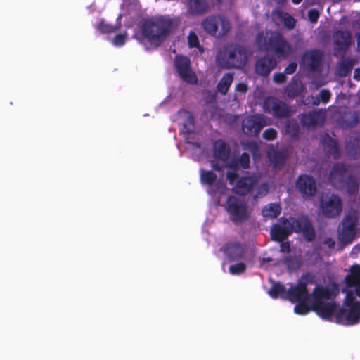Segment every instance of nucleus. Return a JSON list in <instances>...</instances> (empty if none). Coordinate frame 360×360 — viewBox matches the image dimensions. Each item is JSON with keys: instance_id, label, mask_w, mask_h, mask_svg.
I'll list each match as a JSON object with an SVG mask.
<instances>
[{"instance_id": "obj_1", "label": "nucleus", "mask_w": 360, "mask_h": 360, "mask_svg": "<svg viewBox=\"0 0 360 360\" xmlns=\"http://www.w3.org/2000/svg\"><path fill=\"white\" fill-rule=\"evenodd\" d=\"M174 20L168 15H158L144 20L141 34L152 44L159 46L174 30Z\"/></svg>"}, {"instance_id": "obj_2", "label": "nucleus", "mask_w": 360, "mask_h": 360, "mask_svg": "<svg viewBox=\"0 0 360 360\" xmlns=\"http://www.w3.org/2000/svg\"><path fill=\"white\" fill-rule=\"evenodd\" d=\"M259 49L274 51L276 55L287 56L292 51V46L282 34L276 31L259 32L256 37Z\"/></svg>"}, {"instance_id": "obj_3", "label": "nucleus", "mask_w": 360, "mask_h": 360, "mask_svg": "<svg viewBox=\"0 0 360 360\" xmlns=\"http://www.w3.org/2000/svg\"><path fill=\"white\" fill-rule=\"evenodd\" d=\"M218 60L220 65L226 69H242L247 63L248 53L242 46L231 45L219 53Z\"/></svg>"}, {"instance_id": "obj_4", "label": "nucleus", "mask_w": 360, "mask_h": 360, "mask_svg": "<svg viewBox=\"0 0 360 360\" xmlns=\"http://www.w3.org/2000/svg\"><path fill=\"white\" fill-rule=\"evenodd\" d=\"M226 210L230 220L235 224L245 222L250 217L247 205L233 195L228 197Z\"/></svg>"}, {"instance_id": "obj_5", "label": "nucleus", "mask_w": 360, "mask_h": 360, "mask_svg": "<svg viewBox=\"0 0 360 360\" xmlns=\"http://www.w3.org/2000/svg\"><path fill=\"white\" fill-rule=\"evenodd\" d=\"M320 207L323 215L327 218H335L342 210L341 198L335 194L323 195L320 199Z\"/></svg>"}, {"instance_id": "obj_6", "label": "nucleus", "mask_w": 360, "mask_h": 360, "mask_svg": "<svg viewBox=\"0 0 360 360\" xmlns=\"http://www.w3.org/2000/svg\"><path fill=\"white\" fill-rule=\"evenodd\" d=\"M175 68L181 79L187 84H196L198 78L192 70L191 60L183 55H176L174 58Z\"/></svg>"}, {"instance_id": "obj_7", "label": "nucleus", "mask_w": 360, "mask_h": 360, "mask_svg": "<svg viewBox=\"0 0 360 360\" xmlns=\"http://www.w3.org/2000/svg\"><path fill=\"white\" fill-rule=\"evenodd\" d=\"M349 309L341 308L338 311L335 319L338 323L354 325L359 322L360 319V302L356 301Z\"/></svg>"}, {"instance_id": "obj_8", "label": "nucleus", "mask_w": 360, "mask_h": 360, "mask_svg": "<svg viewBox=\"0 0 360 360\" xmlns=\"http://www.w3.org/2000/svg\"><path fill=\"white\" fill-rule=\"evenodd\" d=\"M265 111L276 118H286L290 116L291 110L284 102L271 97L265 100L264 103Z\"/></svg>"}, {"instance_id": "obj_9", "label": "nucleus", "mask_w": 360, "mask_h": 360, "mask_svg": "<svg viewBox=\"0 0 360 360\" xmlns=\"http://www.w3.org/2000/svg\"><path fill=\"white\" fill-rule=\"evenodd\" d=\"M265 125L266 122L261 115H252L243 120L242 129L246 135L256 136Z\"/></svg>"}, {"instance_id": "obj_10", "label": "nucleus", "mask_w": 360, "mask_h": 360, "mask_svg": "<svg viewBox=\"0 0 360 360\" xmlns=\"http://www.w3.org/2000/svg\"><path fill=\"white\" fill-rule=\"evenodd\" d=\"M295 186L303 198L313 197L317 191L315 179L308 174L300 175L296 180Z\"/></svg>"}, {"instance_id": "obj_11", "label": "nucleus", "mask_w": 360, "mask_h": 360, "mask_svg": "<svg viewBox=\"0 0 360 360\" xmlns=\"http://www.w3.org/2000/svg\"><path fill=\"white\" fill-rule=\"evenodd\" d=\"M323 60V53L318 49L306 51L302 56V63L306 69L311 72L319 70Z\"/></svg>"}, {"instance_id": "obj_12", "label": "nucleus", "mask_w": 360, "mask_h": 360, "mask_svg": "<svg viewBox=\"0 0 360 360\" xmlns=\"http://www.w3.org/2000/svg\"><path fill=\"white\" fill-rule=\"evenodd\" d=\"M357 221L356 219L347 216L342 221V228L339 233L340 239L344 243H351L356 236V227Z\"/></svg>"}, {"instance_id": "obj_13", "label": "nucleus", "mask_w": 360, "mask_h": 360, "mask_svg": "<svg viewBox=\"0 0 360 360\" xmlns=\"http://www.w3.org/2000/svg\"><path fill=\"white\" fill-rule=\"evenodd\" d=\"M257 183L258 179L256 176H241L236 181L233 191L238 195L245 196L252 191Z\"/></svg>"}, {"instance_id": "obj_14", "label": "nucleus", "mask_w": 360, "mask_h": 360, "mask_svg": "<svg viewBox=\"0 0 360 360\" xmlns=\"http://www.w3.org/2000/svg\"><path fill=\"white\" fill-rule=\"evenodd\" d=\"M349 174L348 167L343 163L338 162L334 164L329 174V181L336 187H341Z\"/></svg>"}, {"instance_id": "obj_15", "label": "nucleus", "mask_w": 360, "mask_h": 360, "mask_svg": "<svg viewBox=\"0 0 360 360\" xmlns=\"http://www.w3.org/2000/svg\"><path fill=\"white\" fill-rule=\"evenodd\" d=\"M230 262L238 261L245 255L244 245L238 242L228 243L220 248Z\"/></svg>"}, {"instance_id": "obj_16", "label": "nucleus", "mask_w": 360, "mask_h": 360, "mask_svg": "<svg viewBox=\"0 0 360 360\" xmlns=\"http://www.w3.org/2000/svg\"><path fill=\"white\" fill-rule=\"evenodd\" d=\"M326 120V115L321 110H312L303 114L300 122L303 127L315 128L319 124H322Z\"/></svg>"}, {"instance_id": "obj_17", "label": "nucleus", "mask_w": 360, "mask_h": 360, "mask_svg": "<svg viewBox=\"0 0 360 360\" xmlns=\"http://www.w3.org/2000/svg\"><path fill=\"white\" fill-rule=\"evenodd\" d=\"M276 60L272 56H263L255 63V72L261 76L267 77L276 66Z\"/></svg>"}, {"instance_id": "obj_18", "label": "nucleus", "mask_w": 360, "mask_h": 360, "mask_svg": "<svg viewBox=\"0 0 360 360\" xmlns=\"http://www.w3.org/2000/svg\"><path fill=\"white\" fill-rule=\"evenodd\" d=\"M309 293L307 288L302 283L297 282L296 285H292L286 293V300L292 302L301 300H308Z\"/></svg>"}, {"instance_id": "obj_19", "label": "nucleus", "mask_w": 360, "mask_h": 360, "mask_svg": "<svg viewBox=\"0 0 360 360\" xmlns=\"http://www.w3.org/2000/svg\"><path fill=\"white\" fill-rule=\"evenodd\" d=\"M337 305L334 302H312L311 310L316 312V314L323 319H330L333 316Z\"/></svg>"}, {"instance_id": "obj_20", "label": "nucleus", "mask_w": 360, "mask_h": 360, "mask_svg": "<svg viewBox=\"0 0 360 360\" xmlns=\"http://www.w3.org/2000/svg\"><path fill=\"white\" fill-rule=\"evenodd\" d=\"M210 9L208 0H189L187 11L192 15H202Z\"/></svg>"}, {"instance_id": "obj_21", "label": "nucleus", "mask_w": 360, "mask_h": 360, "mask_svg": "<svg viewBox=\"0 0 360 360\" xmlns=\"http://www.w3.org/2000/svg\"><path fill=\"white\" fill-rule=\"evenodd\" d=\"M230 148L224 140L219 139L213 143V155L216 159L226 162L230 157Z\"/></svg>"}, {"instance_id": "obj_22", "label": "nucleus", "mask_w": 360, "mask_h": 360, "mask_svg": "<svg viewBox=\"0 0 360 360\" xmlns=\"http://www.w3.org/2000/svg\"><path fill=\"white\" fill-rule=\"evenodd\" d=\"M268 157L273 167L280 169L284 166L288 153L285 150L273 148L268 152Z\"/></svg>"}, {"instance_id": "obj_23", "label": "nucleus", "mask_w": 360, "mask_h": 360, "mask_svg": "<svg viewBox=\"0 0 360 360\" xmlns=\"http://www.w3.org/2000/svg\"><path fill=\"white\" fill-rule=\"evenodd\" d=\"M321 142L328 155H332L334 159H338L340 157V148L335 139L326 134L322 138Z\"/></svg>"}, {"instance_id": "obj_24", "label": "nucleus", "mask_w": 360, "mask_h": 360, "mask_svg": "<svg viewBox=\"0 0 360 360\" xmlns=\"http://www.w3.org/2000/svg\"><path fill=\"white\" fill-rule=\"evenodd\" d=\"M335 37V44L339 51L347 50L351 44L352 35L347 30H338Z\"/></svg>"}, {"instance_id": "obj_25", "label": "nucleus", "mask_w": 360, "mask_h": 360, "mask_svg": "<svg viewBox=\"0 0 360 360\" xmlns=\"http://www.w3.org/2000/svg\"><path fill=\"white\" fill-rule=\"evenodd\" d=\"M220 16L210 15L202 21V27L204 30L210 35L217 37L218 27L219 25Z\"/></svg>"}, {"instance_id": "obj_26", "label": "nucleus", "mask_w": 360, "mask_h": 360, "mask_svg": "<svg viewBox=\"0 0 360 360\" xmlns=\"http://www.w3.org/2000/svg\"><path fill=\"white\" fill-rule=\"evenodd\" d=\"M292 233V229L274 224L271 229V238L277 242H283Z\"/></svg>"}, {"instance_id": "obj_27", "label": "nucleus", "mask_w": 360, "mask_h": 360, "mask_svg": "<svg viewBox=\"0 0 360 360\" xmlns=\"http://www.w3.org/2000/svg\"><path fill=\"white\" fill-rule=\"evenodd\" d=\"M345 281L348 287H354V285L360 283V265L354 264L350 268V272L345 278Z\"/></svg>"}, {"instance_id": "obj_28", "label": "nucleus", "mask_w": 360, "mask_h": 360, "mask_svg": "<svg viewBox=\"0 0 360 360\" xmlns=\"http://www.w3.org/2000/svg\"><path fill=\"white\" fill-rule=\"evenodd\" d=\"M331 292L328 287L316 286L311 293H309V297L314 298L313 302H323V299H330Z\"/></svg>"}, {"instance_id": "obj_29", "label": "nucleus", "mask_w": 360, "mask_h": 360, "mask_svg": "<svg viewBox=\"0 0 360 360\" xmlns=\"http://www.w3.org/2000/svg\"><path fill=\"white\" fill-rule=\"evenodd\" d=\"M303 85L297 79H292L285 88V93L289 98H296L301 94L303 91Z\"/></svg>"}, {"instance_id": "obj_30", "label": "nucleus", "mask_w": 360, "mask_h": 360, "mask_svg": "<svg viewBox=\"0 0 360 360\" xmlns=\"http://www.w3.org/2000/svg\"><path fill=\"white\" fill-rule=\"evenodd\" d=\"M233 81V75L231 73H225L217 85V91L223 96L226 95Z\"/></svg>"}, {"instance_id": "obj_31", "label": "nucleus", "mask_w": 360, "mask_h": 360, "mask_svg": "<svg viewBox=\"0 0 360 360\" xmlns=\"http://www.w3.org/2000/svg\"><path fill=\"white\" fill-rule=\"evenodd\" d=\"M341 187H345L349 195H355L359 190V182L352 174H349Z\"/></svg>"}, {"instance_id": "obj_32", "label": "nucleus", "mask_w": 360, "mask_h": 360, "mask_svg": "<svg viewBox=\"0 0 360 360\" xmlns=\"http://www.w3.org/2000/svg\"><path fill=\"white\" fill-rule=\"evenodd\" d=\"M281 212V207L278 203H270L266 205L262 211L264 217L275 219L278 217Z\"/></svg>"}, {"instance_id": "obj_33", "label": "nucleus", "mask_w": 360, "mask_h": 360, "mask_svg": "<svg viewBox=\"0 0 360 360\" xmlns=\"http://www.w3.org/2000/svg\"><path fill=\"white\" fill-rule=\"evenodd\" d=\"M268 293L274 299H277L280 297L282 299L286 300L287 291L285 287L280 282L274 283Z\"/></svg>"}, {"instance_id": "obj_34", "label": "nucleus", "mask_w": 360, "mask_h": 360, "mask_svg": "<svg viewBox=\"0 0 360 360\" xmlns=\"http://www.w3.org/2000/svg\"><path fill=\"white\" fill-rule=\"evenodd\" d=\"M283 263L290 271L298 270L302 264L300 259L297 256L291 255L284 257Z\"/></svg>"}, {"instance_id": "obj_35", "label": "nucleus", "mask_w": 360, "mask_h": 360, "mask_svg": "<svg viewBox=\"0 0 360 360\" xmlns=\"http://www.w3.org/2000/svg\"><path fill=\"white\" fill-rule=\"evenodd\" d=\"M217 178V174L212 171H206L200 169V182L202 184L212 186L216 181Z\"/></svg>"}, {"instance_id": "obj_36", "label": "nucleus", "mask_w": 360, "mask_h": 360, "mask_svg": "<svg viewBox=\"0 0 360 360\" xmlns=\"http://www.w3.org/2000/svg\"><path fill=\"white\" fill-rule=\"evenodd\" d=\"M304 239L307 242H312L316 238V231L310 220H306L304 229L302 231Z\"/></svg>"}, {"instance_id": "obj_37", "label": "nucleus", "mask_w": 360, "mask_h": 360, "mask_svg": "<svg viewBox=\"0 0 360 360\" xmlns=\"http://www.w3.org/2000/svg\"><path fill=\"white\" fill-rule=\"evenodd\" d=\"M285 132L292 137H297L300 134V124L295 119L289 120L285 123Z\"/></svg>"}, {"instance_id": "obj_38", "label": "nucleus", "mask_w": 360, "mask_h": 360, "mask_svg": "<svg viewBox=\"0 0 360 360\" xmlns=\"http://www.w3.org/2000/svg\"><path fill=\"white\" fill-rule=\"evenodd\" d=\"M309 220L308 217H302L301 219H293L292 220L291 223L290 224V226H288L290 229H292V232L295 231V233H300L302 232V229H304V226L305 224V221Z\"/></svg>"}, {"instance_id": "obj_39", "label": "nucleus", "mask_w": 360, "mask_h": 360, "mask_svg": "<svg viewBox=\"0 0 360 360\" xmlns=\"http://www.w3.org/2000/svg\"><path fill=\"white\" fill-rule=\"evenodd\" d=\"M307 300L298 301L297 304L294 307V311L300 315H305L311 310V305L309 306L307 304Z\"/></svg>"}, {"instance_id": "obj_40", "label": "nucleus", "mask_w": 360, "mask_h": 360, "mask_svg": "<svg viewBox=\"0 0 360 360\" xmlns=\"http://www.w3.org/2000/svg\"><path fill=\"white\" fill-rule=\"evenodd\" d=\"M120 28L119 26H114L112 25L105 22L103 20H101L98 25V30L103 34H110L115 32Z\"/></svg>"}, {"instance_id": "obj_41", "label": "nucleus", "mask_w": 360, "mask_h": 360, "mask_svg": "<svg viewBox=\"0 0 360 360\" xmlns=\"http://www.w3.org/2000/svg\"><path fill=\"white\" fill-rule=\"evenodd\" d=\"M298 282L304 284V286L307 288L308 285L316 283V277L314 274L311 272H307L301 276Z\"/></svg>"}, {"instance_id": "obj_42", "label": "nucleus", "mask_w": 360, "mask_h": 360, "mask_svg": "<svg viewBox=\"0 0 360 360\" xmlns=\"http://www.w3.org/2000/svg\"><path fill=\"white\" fill-rule=\"evenodd\" d=\"M184 132L188 134H191L194 133L195 130V120L194 117L191 114H189L186 120L185 123L184 124Z\"/></svg>"}, {"instance_id": "obj_43", "label": "nucleus", "mask_w": 360, "mask_h": 360, "mask_svg": "<svg viewBox=\"0 0 360 360\" xmlns=\"http://www.w3.org/2000/svg\"><path fill=\"white\" fill-rule=\"evenodd\" d=\"M246 270V264L244 262H239L231 265L229 271L232 275H239L244 273Z\"/></svg>"}, {"instance_id": "obj_44", "label": "nucleus", "mask_w": 360, "mask_h": 360, "mask_svg": "<svg viewBox=\"0 0 360 360\" xmlns=\"http://www.w3.org/2000/svg\"><path fill=\"white\" fill-rule=\"evenodd\" d=\"M219 25H221V30L217 32V37H221L228 33L230 29V23L225 18L220 16Z\"/></svg>"}, {"instance_id": "obj_45", "label": "nucleus", "mask_w": 360, "mask_h": 360, "mask_svg": "<svg viewBox=\"0 0 360 360\" xmlns=\"http://www.w3.org/2000/svg\"><path fill=\"white\" fill-rule=\"evenodd\" d=\"M269 190V186L268 183H263L260 184L257 188L256 193L253 197L254 199L265 196L268 193Z\"/></svg>"}, {"instance_id": "obj_46", "label": "nucleus", "mask_w": 360, "mask_h": 360, "mask_svg": "<svg viewBox=\"0 0 360 360\" xmlns=\"http://www.w3.org/2000/svg\"><path fill=\"white\" fill-rule=\"evenodd\" d=\"M238 162L239 163V165H240V168H249L250 162V155L246 152H243L238 158Z\"/></svg>"}, {"instance_id": "obj_47", "label": "nucleus", "mask_w": 360, "mask_h": 360, "mask_svg": "<svg viewBox=\"0 0 360 360\" xmlns=\"http://www.w3.org/2000/svg\"><path fill=\"white\" fill-rule=\"evenodd\" d=\"M188 44L190 48H200L198 37L194 32H191L188 36Z\"/></svg>"}, {"instance_id": "obj_48", "label": "nucleus", "mask_w": 360, "mask_h": 360, "mask_svg": "<svg viewBox=\"0 0 360 360\" xmlns=\"http://www.w3.org/2000/svg\"><path fill=\"white\" fill-rule=\"evenodd\" d=\"M354 65L353 61L350 58L343 60L340 65V70L344 72V75H346L351 71Z\"/></svg>"}, {"instance_id": "obj_49", "label": "nucleus", "mask_w": 360, "mask_h": 360, "mask_svg": "<svg viewBox=\"0 0 360 360\" xmlns=\"http://www.w3.org/2000/svg\"><path fill=\"white\" fill-rule=\"evenodd\" d=\"M296 24L295 19L290 15L286 13L283 18V25L288 30H292Z\"/></svg>"}, {"instance_id": "obj_50", "label": "nucleus", "mask_w": 360, "mask_h": 360, "mask_svg": "<svg viewBox=\"0 0 360 360\" xmlns=\"http://www.w3.org/2000/svg\"><path fill=\"white\" fill-rule=\"evenodd\" d=\"M277 137V131L274 128H268L263 132V138L268 141H273Z\"/></svg>"}, {"instance_id": "obj_51", "label": "nucleus", "mask_w": 360, "mask_h": 360, "mask_svg": "<svg viewBox=\"0 0 360 360\" xmlns=\"http://www.w3.org/2000/svg\"><path fill=\"white\" fill-rule=\"evenodd\" d=\"M318 96L321 103H328L331 98V93L328 89H322L319 91Z\"/></svg>"}, {"instance_id": "obj_52", "label": "nucleus", "mask_w": 360, "mask_h": 360, "mask_svg": "<svg viewBox=\"0 0 360 360\" xmlns=\"http://www.w3.org/2000/svg\"><path fill=\"white\" fill-rule=\"evenodd\" d=\"M126 42V34H119L115 36L112 43L115 46H122Z\"/></svg>"}, {"instance_id": "obj_53", "label": "nucleus", "mask_w": 360, "mask_h": 360, "mask_svg": "<svg viewBox=\"0 0 360 360\" xmlns=\"http://www.w3.org/2000/svg\"><path fill=\"white\" fill-rule=\"evenodd\" d=\"M319 16L320 13L319 11L316 9H310L308 11V18L311 23H316Z\"/></svg>"}, {"instance_id": "obj_54", "label": "nucleus", "mask_w": 360, "mask_h": 360, "mask_svg": "<svg viewBox=\"0 0 360 360\" xmlns=\"http://www.w3.org/2000/svg\"><path fill=\"white\" fill-rule=\"evenodd\" d=\"M285 75L284 72L275 73L273 77L274 82L278 84L285 83L287 79Z\"/></svg>"}, {"instance_id": "obj_55", "label": "nucleus", "mask_w": 360, "mask_h": 360, "mask_svg": "<svg viewBox=\"0 0 360 360\" xmlns=\"http://www.w3.org/2000/svg\"><path fill=\"white\" fill-rule=\"evenodd\" d=\"M226 178L229 181V184H233L239 179L238 174L236 171L227 172Z\"/></svg>"}, {"instance_id": "obj_56", "label": "nucleus", "mask_w": 360, "mask_h": 360, "mask_svg": "<svg viewBox=\"0 0 360 360\" xmlns=\"http://www.w3.org/2000/svg\"><path fill=\"white\" fill-rule=\"evenodd\" d=\"M355 297L352 292H348L346 295L345 300L344 302V304L346 307H350L352 304H354Z\"/></svg>"}, {"instance_id": "obj_57", "label": "nucleus", "mask_w": 360, "mask_h": 360, "mask_svg": "<svg viewBox=\"0 0 360 360\" xmlns=\"http://www.w3.org/2000/svg\"><path fill=\"white\" fill-rule=\"evenodd\" d=\"M297 64L295 62H291L288 64V65L285 68L284 73L286 75H292L297 70Z\"/></svg>"}, {"instance_id": "obj_58", "label": "nucleus", "mask_w": 360, "mask_h": 360, "mask_svg": "<svg viewBox=\"0 0 360 360\" xmlns=\"http://www.w3.org/2000/svg\"><path fill=\"white\" fill-rule=\"evenodd\" d=\"M215 187H216L215 192L220 193V194H223L226 189V184L223 181H218L216 182Z\"/></svg>"}, {"instance_id": "obj_59", "label": "nucleus", "mask_w": 360, "mask_h": 360, "mask_svg": "<svg viewBox=\"0 0 360 360\" xmlns=\"http://www.w3.org/2000/svg\"><path fill=\"white\" fill-rule=\"evenodd\" d=\"M235 90L237 92L245 94L248 91V86L246 84L240 82L236 86Z\"/></svg>"}, {"instance_id": "obj_60", "label": "nucleus", "mask_w": 360, "mask_h": 360, "mask_svg": "<svg viewBox=\"0 0 360 360\" xmlns=\"http://www.w3.org/2000/svg\"><path fill=\"white\" fill-rule=\"evenodd\" d=\"M228 167L233 171H236L238 169L240 168V165H239V163L238 162V158L231 159Z\"/></svg>"}, {"instance_id": "obj_61", "label": "nucleus", "mask_w": 360, "mask_h": 360, "mask_svg": "<svg viewBox=\"0 0 360 360\" xmlns=\"http://www.w3.org/2000/svg\"><path fill=\"white\" fill-rule=\"evenodd\" d=\"M248 149L251 150L252 155L255 156L257 153H259V148L257 144L255 142H251L248 146Z\"/></svg>"}, {"instance_id": "obj_62", "label": "nucleus", "mask_w": 360, "mask_h": 360, "mask_svg": "<svg viewBox=\"0 0 360 360\" xmlns=\"http://www.w3.org/2000/svg\"><path fill=\"white\" fill-rule=\"evenodd\" d=\"M281 252H289L290 251V245L289 242H281Z\"/></svg>"}, {"instance_id": "obj_63", "label": "nucleus", "mask_w": 360, "mask_h": 360, "mask_svg": "<svg viewBox=\"0 0 360 360\" xmlns=\"http://www.w3.org/2000/svg\"><path fill=\"white\" fill-rule=\"evenodd\" d=\"M323 243H324L325 245H328V247L330 249L333 248L335 247V240H334L333 238H330V237H328V238H326L323 240Z\"/></svg>"}, {"instance_id": "obj_64", "label": "nucleus", "mask_w": 360, "mask_h": 360, "mask_svg": "<svg viewBox=\"0 0 360 360\" xmlns=\"http://www.w3.org/2000/svg\"><path fill=\"white\" fill-rule=\"evenodd\" d=\"M212 167L214 170L217 172H221L223 169L222 166L219 162H212Z\"/></svg>"}]
</instances>
